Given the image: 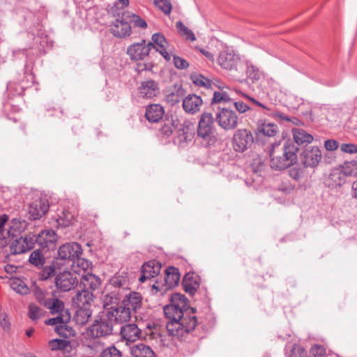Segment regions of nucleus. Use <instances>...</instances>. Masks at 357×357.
<instances>
[{
	"mask_svg": "<svg viewBox=\"0 0 357 357\" xmlns=\"http://www.w3.org/2000/svg\"><path fill=\"white\" fill-rule=\"evenodd\" d=\"M321 158V151L317 146L308 147L301 155V162L305 167H316Z\"/></svg>",
	"mask_w": 357,
	"mask_h": 357,
	"instance_id": "ddd939ff",
	"label": "nucleus"
},
{
	"mask_svg": "<svg viewBox=\"0 0 357 357\" xmlns=\"http://www.w3.org/2000/svg\"><path fill=\"white\" fill-rule=\"evenodd\" d=\"M142 296L138 292H130L122 301L121 303L128 307L131 312H137L142 306Z\"/></svg>",
	"mask_w": 357,
	"mask_h": 357,
	"instance_id": "393cba45",
	"label": "nucleus"
},
{
	"mask_svg": "<svg viewBox=\"0 0 357 357\" xmlns=\"http://www.w3.org/2000/svg\"><path fill=\"white\" fill-rule=\"evenodd\" d=\"M151 48H154V45L151 42L146 44L144 40H142L130 45L127 49V54L132 60H143L149 55Z\"/></svg>",
	"mask_w": 357,
	"mask_h": 357,
	"instance_id": "423d86ee",
	"label": "nucleus"
},
{
	"mask_svg": "<svg viewBox=\"0 0 357 357\" xmlns=\"http://www.w3.org/2000/svg\"><path fill=\"white\" fill-rule=\"evenodd\" d=\"M101 283L100 279L91 273L82 275L80 278L79 288L87 289L90 291L97 289Z\"/></svg>",
	"mask_w": 357,
	"mask_h": 357,
	"instance_id": "412c9836",
	"label": "nucleus"
},
{
	"mask_svg": "<svg viewBox=\"0 0 357 357\" xmlns=\"http://www.w3.org/2000/svg\"><path fill=\"white\" fill-rule=\"evenodd\" d=\"M113 327L114 324L109 319V317L104 314L88 328L87 335L94 338L106 337L112 333Z\"/></svg>",
	"mask_w": 357,
	"mask_h": 357,
	"instance_id": "7ed1b4c3",
	"label": "nucleus"
},
{
	"mask_svg": "<svg viewBox=\"0 0 357 357\" xmlns=\"http://www.w3.org/2000/svg\"><path fill=\"white\" fill-rule=\"evenodd\" d=\"M310 357H326V349L321 345L315 344L312 346L310 351Z\"/></svg>",
	"mask_w": 357,
	"mask_h": 357,
	"instance_id": "5fc2aeb1",
	"label": "nucleus"
},
{
	"mask_svg": "<svg viewBox=\"0 0 357 357\" xmlns=\"http://www.w3.org/2000/svg\"><path fill=\"white\" fill-rule=\"evenodd\" d=\"M133 22L135 26L141 28H146L147 26L146 21L139 17L138 15H133Z\"/></svg>",
	"mask_w": 357,
	"mask_h": 357,
	"instance_id": "774afa93",
	"label": "nucleus"
},
{
	"mask_svg": "<svg viewBox=\"0 0 357 357\" xmlns=\"http://www.w3.org/2000/svg\"><path fill=\"white\" fill-rule=\"evenodd\" d=\"M111 33L117 38L130 36L131 33L130 25L126 21L116 19L110 25Z\"/></svg>",
	"mask_w": 357,
	"mask_h": 357,
	"instance_id": "aec40b11",
	"label": "nucleus"
},
{
	"mask_svg": "<svg viewBox=\"0 0 357 357\" xmlns=\"http://www.w3.org/2000/svg\"><path fill=\"white\" fill-rule=\"evenodd\" d=\"M234 105L236 110L240 113H244L250 109V107L241 100L234 102Z\"/></svg>",
	"mask_w": 357,
	"mask_h": 357,
	"instance_id": "e2e57ef3",
	"label": "nucleus"
},
{
	"mask_svg": "<svg viewBox=\"0 0 357 357\" xmlns=\"http://www.w3.org/2000/svg\"><path fill=\"white\" fill-rule=\"evenodd\" d=\"M183 96V89L180 87L167 95V100L172 105H175L180 101L181 98Z\"/></svg>",
	"mask_w": 357,
	"mask_h": 357,
	"instance_id": "49530a36",
	"label": "nucleus"
},
{
	"mask_svg": "<svg viewBox=\"0 0 357 357\" xmlns=\"http://www.w3.org/2000/svg\"><path fill=\"white\" fill-rule=\"evenodd\" d=\"M198 276L193 273H187L183 279V286L185 292L194 294L199 287Z\"/></svg>",
	"mask_w": 357,
	"mask_h": 357,
	"instance_id": "bb28decb",
	"label": "nucleus"
},
{
	"mask_svg": "<svg viewBox=\"0 0 357 357\" xmlns=\"http://www.w3.org/2000/svg\"><path fill=\"white\" fill-rule=\"evenodd\" d=\"M176 27L178 29L179 33L184 36L186 40L190 41H195L196 40L194 33L187 26H185L182 22H177L176 23Z\"/></svg>",
	"mask_w": 357,
	"mask_h": 357,
	"instance_id": "ea45409f",
	"label": "nucleus"
},
{
	"mask_svg": "<svg viewBox=\"0 0 357 357\" xmlns=\"http://www.w3.org/2000/svg\"><path fill=\"white\" fill-rule=\"evenodd\" d=\"M176 130V140L178 143L181 144L191 141L195 134L194 124L190 121H184L183 123L180 121V125Z\"/></svg>",
	"mask_w": 357,
	"mask_h": 357,
	"instance_id": "4468645a",
	"label": "nucleus"
},
{
	"mask_svg": "<svg viewBox=\"0 0 357 357\" xmlns=\"http://www.w3.org/2000/svg\"><path fill=\"white\" fill-rule=\"evenodd\" d=\"M257 131L259 135L273 137L278 133L279 129L275 124L264 121L258 126Z\"/></svg>",
	"mask_w": 357,
	"mask_h": 357,
	"instance_id": "7c9ffc66",
	"label": "nucleus"
},
{
	"mask_svg": "<svg viewBox=\"0 0 357 357\" xmlns=\"http://www.w3.org/2000/svg\"><path fill=\"white\" fill-rule=\"evenodd\" d=\"M91 312L86 307H79L75 315L74 319L79 325H84L91 317Z\"/></svg>",
	"mask_w": 357,
	"mask_h": 357,
	"instance_id": "f704fd0d",
	"label": "nucleus"
},
{
	"mask_svg": "<svg viewBox=\"0 0 357 357\" xmlns=\"http://www.w3.org/2000/svg\"><path fill=\"white\" fill-rule=\"evenodd\" d=\"M93 300V294L87 289H81L73 298V303L77 307H84L89 305Z\"/></svg>",
	"mask_w": 357,
	"mask_h": 357,
	"instance_id": "b1692460",
	"label": "nucleus"
},
{
	"mask_svg": "<svg viewBox=\"0 0 357 357\" xmlns=\"http://www.w3.org/2000/svg\"><path fill=\"white\" fill-rule=\"evenodd\" d=\"M153 44L158 45L160 50L167 48V42L164 36L160 33H154L152 36Z\"/></svg>",
	"mask_w": 357,
	"mask_h": 357,
	"instance_id": "8fccbe9b",
	"label": "nucleus"
},
{
	"mask_svg": "<svg viewBox=\"0 0 357 357\" xmlns=\"http://www.w3.org/2000/svg\"><path fill=\"white\" fill-rule=\"evenodd\" d=\"M324 146L327 151H335L339 147V143L335 139H328L324 142Z\"/></svg>",
	"mask_w": 357,
	"mask_h": 357,
	"instance_id": "680f3d73",
	"label": "nucleus"
},
{
	"mask_svg": "<svg viewBox=\"0 0 357 357\" xmlns=\"http://www.w3.org/2000/svg\"><path fill=\"white\" fill-rule=\"evenodd\" d=\"M298 148L291 141H287L283 145L280 142L271 144L268 151L270 166L276 171L286 169L297 161Z\"/></svg>",
	"mask_w": 357,
	"mask_h": 357,
	"instance_id": "f03ea898",
	"label": "nucleus"
},
{
	"mask_svg": "<svg viewBox=\"0 0 357 357\" xmlns=\"http://www.w3.org/2000/svg\"><path fill=\"white\" fill-rule=\"evenodd\" d=\"M55 271L54 267L52 266H48L43 268V273H42V277L47 280L50 277H51Z\"/></svg>",
	"mask_w": 357,
	"mask_h": 357,
	"instance_id": "69168bd1",
	"label": "nucleus"
},
{
	"mask_svg": "<svg viewBox=\"0 0 357 357\" xmlns=\"http://www.w3.org/2000/svg\"><path fill=\"white\" fill-rule=\"evenodd\" d=\"M161 269V264L155 261L151 260L144 263L142 267L141 275L139 280L141 283L144 282L147 279L158 275Z\"/></svg>",
	"mask_w": 357,
	"mask_h": 357,
	"instance_id": "a211bd4d",
	"label": "nucleus"
},
{
	"mask_svg": "<svg viewBox=\"0 0 357 357\" xmlns=\"http://www.w3.org/2000/svg\"><path fill=\"white\" fill-rule=\"evenodd\" d=\"M289 357H306V351L299 346H294L291 350Z\"/></svg>",
	"mask_w": 357,
	"mask_h": 357,
	"instance_id": "4d7b16f0",
	"label": "nucleus"
},
{
	"mask_svg": "<svg viewBox=\"0 0 357 357\" xmlns=\"http://www.w3.org/2000/svg\"><path fill=\"white\" fill-rule=\"evenodd\" d=\"M77 282L78 279L68 271L59 273L55 280L56 287L63 291H68L73 289Z\"/></svg>",
	"mask_w": 357,
	"mask_h": 357,
	"instance_id": "2eb2a0df",
	"label": "nucleus"
},
{
	"mask_svg": "<svg viewBox=\"0 0 357 357\" xmlns=\"http://www.w3.org/2000/svg\"><path fill=\"white\" fill-rule=\"evenodd\" d=\"M203 104L200 96L195 94H189L183 100L184 111L190 114H194L200 110Z\"/></svg>",
	"mask_w": 357,
	"mask_h": 357,
	"instance_id": "6ab92c4d",
	"label": "nucleus"
},
{
	"mask_svg": "<svg viewBox=\"0 0 357 357\" xmlns=\"http://www.w3.org/2000/svg\"><path fill=\"white\" fill-rule=\"evenodd\" d=\"M340 148L344 153L350 154L357 153V145L354 144H342Z\"/></svg>",
	"mask_w": 357,
	"mask_h": 357,
	"instance_id": "13d9d810",
	"label": "nucleus"
},
{
	"mask_svg": "<svg viewBox=\"0 0 357 357\" xmlns=\"http://www.w3.org/2000/svg\"><path fill=\"white\" fill-rule=\"evenodd\" d=\"M0 325L4 331L9 330L10 325L9 321L7 319L6 314H0Z\"/></svg>",
	"mask_w": 357,
	"mask_h": 357,
	"instance_id": "338daca9",
	"label": "nucleus"
},
{
	"mask_svg": "<svg viewBox=\"0 0 357 357\" xmlns=\"http://www.w3.org/2000/svg\"><path fill=\"white\" fill-rule=\"evenodd\" d=\"M46 308L50 310L52 314H57V315H60L64 312H68V310L65 309L63 302L59 300L55 295L50 301Z\"/></svg>",
	"mask_w": 357,
	"mask_h": 357,
	"instance_id": "2f4dec72",
	"label": "nucleus"
},
{
	"mask_svg": "<svg viewBox=\"0 0 357 357\" xmlns=\"http://www.w3.org/2000/svg\"><path fill=\"white\" fill-rule=\"evenodd\" d=\"M55 331L61 336L68 338L75 335L74 330L67 326V323L61 324L55 327Z\"/></svg>",
	"mask_w": 357,
	"mask_h": 357,
	"instance_id": "37998d69",
	"label": "nucleus"
},
{
	"mask_svg": "<svg viewBox=\"0 0 357 357\" xmlns=\"http://www.w3.org/2000/svg\"><path fill=\"white\" fill-rule=\"evenodd\" d=\"M49 202L45 197H38L32 201L29 206L28 213L31 220H39L49 210Z\"/></svg>",
	"mask_w": 357,
	"mask_h": 357,
	"instance_id": "1a4fd4ad",
	"label": "nucleus"
},
{
	"mask_svg": "<svg viewBox=\"0 0 357 357\" xmlns=\"http://www.w3.org/2000/svg\"><path fill=\"white\" fill-rule=\"evenodd\" d=\"M214 130V118L211 112H204L200 116L197 135L204 139H207L212 135Z\"/></svg>",
	"mask_w": 357,
	"mask_h": 357,
	"instance_id": "6e6552de",
	"label": "nucleus"
},
{
	"mask_svg": "<svg viewBox=\"0 0 357 357\" xmlns=\"http://www.w3.org/2000/svg\"><path fill=\"white\" fill-rule=\"evenodd\" d=\"M253 143L252 133L246 129L237 130L233 136V148L237 152H243Z\"/></svg>",
	"mask_w": 357,
	"mask_h": 357,
	"instance_id": "39448f33",
	"label": "nucleus"
},
{
	"mask_svg": "<svg viewBox=\"0 0 357 357\" xmlns=\"http://www.w3.org/2000/svg\"><path fill=\"white\" fill-rule=\"evenodd\" d=\"M141 331L135 324H128L121 328L122 337L127 342H135L139 339Z\"/></svg>",
	"mask_w": 357,
	"mask_h": 357,
	"instance_id": "5701e85b",
	"label": "nucleus"
},
{
	"mask_svg": "<svg viewBox=\"0 0 357 357\" xmlns=\"http://www.w3.org/2000/svg\"><path fill=\"white\" fill-rule=\"evenodd\" d=\"M68 344V342L64 340L54 339L49 342V347L53 351L64 349Z\"/></svg>",
	"mask_w": 357,
	"mask_h": 357,
	"instance_id": "603ef678",
	"label": "nucleus"
},
{
	"mask_svg": "<svg viewBox=\"0 0 357 357\" xmlns=\"http://www.w3.org/2000/svg\"><path fill=\"white\" fill-rule=\"evenodd\" d=\"M246 74L248 77L252 81H257L262 77V73L259 69L250 63H247Z\"/></svg>",
	"mask_w": 357,
	"mask_h": 357,
	"instance_id": "79ce46f5",
	"label": "nucleus"
},
{
	"mask_svg": "<svg viewBox=\"0 0 357 357\" xmlns=\"http://www.w3.org/2000/svg\"><path fill=\"white\" fill-rule=\"evenodd\" d=\"M35 296L36 300L44 307L49 305L50 301L54 296L52 292L44 291L41 289H38L35 291Z\"/></svg>",
	"mask_w": 357,
	"mask_h": 357,
	"instance_id": "c9c22d12",
	"label": "nucleus"
},
{
	"mask_svg": "<svg viewBox=\"0 0 357 357\" xmlns=\"http://www.w3.org/2000/svg\"><path fill=\"white\" fill-rule=\"evenodd\" d=\"M45 314V311L40 308L34 303H31L29 306V318L36 321L39 319L41 317H43Z\"/></svg>",
	"mask_w": 357,
	"mask_h": 357,
	"instance_id": "c03bdc74",
	"label": "nucleus"
},
{
	"mask_svg": "<svg viewBox=\"0 0 357 357\" xmlns=\"http://www.w3.org/2000/svg\"><path fill=\"white\" fill-rule=\"evenodd\" d=\"M346 175L340 169H335L331 171L327 180L326 185L332 189L342 186L346 182Z\"/></svg>",
	"mask_w": 357,
	"mask_h": 357,
	"instance_id": "4be33fe9",
	"label": "nucleus"
},
{
	"mask_svg": "<svg viewBox=\"0 0 357 357\" xmlns=\"http://www.w3.org/2000/svg\"><path fill=\"white\" fill-rule=\"evenodd\" d=\"M10 287L20 294H26L29 290L24 282L18 278H13L10 280Z\"/></svg>",
	"mask_w": 357,
	"mask_h": 357,
	"instance_id": "a19ab883",
	"label": "nucleus"
},
{
	"mask_svg": "<svg viewBox=\"0 0 357 357\" xmlns=\"http://www.w3.org/2000/svg\"><path fill=\"white\" fill-rule=\"evenodd\" d=\"M99 357H122V354L116 347L109 346L101 351Z\"/></svg>",
	"mask_w": 357,
	"mask_h": 357,
	"instance_id": "a18cd8bd",
	"label": "nucleus"
},
{
	"mask_svg": "<svg viewBox=\"0 0 357 357\" xmlns=\"http://www.w3.org/2000/svg\"><path fill=\"white\" fill-rule=\"evenodd\" d=\"M215 121L225 130L235 129L238 126V116L233 110L222 108L216 114Z\"/></svg>",
	"mask_w": 357,
	"mask_h": 357,
	"instance_id": "20e7f679",
	"label": "nucleus"
},
{
	"mask_svg": "<svg viewBox=\"0 0 357 357\" xmlns=\"http://www.w3.org/2000/svg\"><path fill=\"white\" fill-rule=\"evenodd\" d=\"M187 299L179 293L172 294L170 304L163 307L165 317L169 319L167 330L172 337H183L193 331L197 324L193 308H188Z\"/></svg>",
	"mask_w": 357,
	"mask_h": 357,
	"instance_id": "f257e3e1",
	"label": "nucleus"
},
{
	"mask_svg": "<svg viewBox=\"0 0 357 357\" xmlns=\"http://www.w3.org/2000/svg\"><path fill=\"white\" fill-rule=\"evenodd\" d=\"M340 169L346 176H357V162L356 160L344 162Z\"/></svg>",
	"mask_w": 357,
	"mask_h": 357,
	"instance_id": "4c0bfd02",
	"label": "nucleus"
},
{
	"mask_svg": "<svg viewBox=\"0 0 357 357\" xmlns=\"http://www.w3.org/2000/svg\"><path fill=\"white\" fill-rule=\"evenodd\" d=\"M56 241V234L52 229H45L41 231L37 235L34 234L33 244L36 243L43 248L50 249L54 246Z\"/></svg>",
	"mask_w": 357,
	"mask_h": 357,
	"instance_id": "dca6fc26",
	"label": "nucleus"
},
{
	"mask_svg": "<svg viewBox=\"0 0 357 357\" xmlns=\"http://www.w3.org/2000/svg\"><path fill=\"white\" fill-rule=\"evenodd\" d=\"M292 132L294 141L298 145L309 144L313 140V137L303 129L294 128Z\"/></svg>",
	"mask_w": 357,
	"mask_h": 357,
	"instance_id": "c756f323",
	"label": "nucleus"
},
{
	"mask_svg": "<svg viewBox=\"0 0 357 357\" xmlns=\"http://www.w3.org/2000/svg\"><path fill=\"white\" fill-rule=\"evenodd\" d=\"M8 220V217L7 215L4 214L0 216V240L8 238L11 232V231H7V229H4Z\"/></svg>",
	"mask_w": 357,
	"mask_h": 357,
	"instance_id": "09e8293b",
	"label": "nucleus"
},
{
	"mask_svg": "<svg viewBox=\"0 0 357 357\" xmlns=\"http://www.w3.org/2000/svg\"><path fill=\"white\" fill-rule=\"evenodd\" d=\"M23 229L22 222L17 218H13L9 223V229L7 231H11L9 234L10 236H14L15 232L20 231Z\"/></svg>",
	"mask_w": 357,
	"mask_h": 357,
	"instance_id": "3c124183",
	"label": "nucleus"
},
{
	"mask_svg": "<svg viewBox=\"0 0 357 357\" xmlns=\"http://www.w3.org/2000/svg\"><path fill=\"white\" fill-rule=\"evenodd\" d=\"M192 80L195 84L206 89L209 88L211 85V81L202 75H192Z\"/></svg>",
	"mask_w": 357,
	"mask_h": 357,
	"instance_id": "de8ad7c7",
	"label": "nucleus"
},
{
	"mask_svg": "<svg viewBox=\"0 0 357 357\" xmlns=\"http://www.w3.org/2000/svg\"><path fill=\"white\" fill-rule=\"evenodd\" d=\"M130 354L132 357H155V354L151 348L142 343L132 347Z\"/></svg>",
	"mask_w": 357,
	"mask_h": 357,
	"instance_id": "c85d7f7f",
	"label": "nucleus"
},
{
	"mask_svg": "<svg viewBox=\"0 0 357 357\" xmlns=\"http://www.w3.org/2000/svg\"><path fill=\"white\" fill-rule=\"evenodd\" d=\"M164 113V109L160 105H150L146 107L145 117L149 122L156 123L162 119Z\"/></svg>",
	"mask_w": 357,
	"mask_h": 357,
	"instance_id": "a878e982",
	"label": "nucleus"
},
{
	"mask_svg": "<svg viewBox=\"0 0 357 357\" xmlns=\"http://www.w3.org/2000/svg\"><path fill=\"white\" fill-rule=\"evenodd\" d=\"M29 261L36 267H42L45 264V258L40 250H36L30 255Z\"/></svg>",
	"mask_w": 357,
	"mask_h": 357,
	"instance_id": "58836bf2",
	"label": "nucleus"
},
{
	"mask_svg": "<svg viewBox=\"0 0 357 357\" xmlns=\"http://www.w3.org/2000/svg\"><path fill=\"white\" fill-rule=\"evenodd\" d=\"M105 314L109 317L114 325L126 322L131 317L130 308L122 303L116 307H109Z\"/></svg>",
	"mask_w": 357,
	"mask_h": 357,
	"instance_id": "0eeeda50",
	"label": "nucleus"
},
{
	"mask_svg": "<svg viewBox=\"0 0 357 357\" xmlns=\"http://www.w3.org/2000/svg\"><path fill=\"white\" fill-rule=\"evenodd\" d=\"M219 64L228 70L238 71V67L241 64L240 57L232 51H222L218 57Z\"/></svg>",
	"mask_w": 357,
	"mask_h": 357,
	"instance_id": "9d476101",
	"label": "nucleus"
},
{
	"mask_svg": "<svg viewBox=\"0 0 357 357\" xmlns=\"http://www.w3.org/2000/svg\"><path fill=\"white\" fill-rule=\"evenodd\" d=\"M266 114L269 115L275 119H280L282 121H290V119L287 116H286L282 112H280L278 111L272 112L271 113H266Z\"/></svg>",
	"mask_w": 357,
	"mask_h": 357,
	"instance_id": "0e129e2a",
	"label": "nucleus"
},
{
	"mask_svg": "<svg viewBox=\"0 0 357 357\" xmlns=\"http://www.w3.org/2000/svg\"><path fill=\"white\" fill-rule=\"evenodd\" d=\"M180 125V120L176 117L174 119H167L160 128V132L162 135L169 137L173 133L174 129L178 128Z\"/></svg>",
	"mask_w": 357,
	"mask_h": 357,
	"instance_id": "72a5a7b5",
	"label": "nucleus"
},
{
	"mask_svg": "<svg viewBox=\"0 0 357 357\" xmlns=\"http://www.w3.org/2000/svg\"><path fill=\"white\" fill-rule=\"evenodd\" d=\"M174 63L175 67L178 69H185L188 67V63L183 58L174 56Z\"/></svg>",
	"mask_w": 357,
	"mask_h": 357,
	"instance_id": "bf43d9fd",
	"label": "nucleus"
},
{
	"mask_svg": "<svg viewBox=\"0 0 357 357\" xmlns=\"http://www.w3.org/2000/svg\"><path fill=\"white\" fill-rule=\"evenodd\" d=\"M180 274L178 268L169 266L165 270V282L167 288H172L178 284Z\"/></svg>",
	"mask_w": 357,
	"mask_h": 357,
	"instance_id": "cd10ccee",
	"label": "nucleus"
},
{
	"mask_svg": "<svg viewBox=\"0 0 357 357\" xmlns=\"http://www.w3.org/2000/svg\"><path fill=\"white\" fill-rule=\"evenodd\" d=\"M34 234H29L15 239L10 246L13 255L24 253L33 248Z\"/></svg>",
	"mask_w": 357,
	"mask_h": 357,
	"instance_id": "9b49d317",
	"label": "nucleus"
},
{
	"mask_svg": "<svg viewBox=\"0 0 357 357\" xmlns=\"http://www.w3.org/2000/svg\"><path fill=\"white\" fill-rule=\"evenodd\" d=\"M154 3L164 13L169 14L172 10V4L168 0H154Z\"/></svg>",
	"mask_w": 357,
	"mask_h": 357,
	"instance_id": "6e6d98bb",
	"label": "nucleus"
},
{
	"mask_svg": "<svg viewBox=\"0 0 357 357\" xmlns=\"http://www.w3.org/2000/svg\"><path fill=\"white\" fill-rule=\"evenodd\" d=\"M70 320V314L69 312H64L60 315H57L56 317L50 318L45 320V323L47 325L56 326L61 324L68 323Z\"/></svg>",
	"mask_w": 357,
	"mask_h": 357,
	"instance_id": "e433bc0d",
	"label": "nucleus"
},
{
	"mask_svg": "<svg viewBox=\"0 0 357 357\" xmlns=\"http://www.w3.org/2000/svg\"><path fill=\"white\" fill-rule=\"evenodd\" d=\"M230 101L229 96L222 91H215L213 93V98L212 103H224Z\"/></svg>",
	"mask_w": 357,
	"mask_h": 357,
	"instance_id": "864d4df0",
	"label": "nucleus"
},
{
	"mask_svg": "<svg viewBox=\"0 0 357 357\" xmlns=\"http://www.w3.org/2000/svg\"><path fill=\"white\" fill-rule=\"evenodd\" d=\"M91 266V263L89 260L82 258L79 256L76 257L73 261L72 270L78 275H80L82 271L84 273L86 272L90 268Z\"/></svg>",
	"mask_w": 357,
	"mask_h": 357,
	"instance_id": "473e14b6",
	"label": "nucleus"
},
{
	"mask_svg": "<svg viewBox=\"0 0 357 357\" xmlns=\"http://www.w3.org/2000/svg\"><path fill=\"white\" fill-rule=\"evenodd\" d=\"M289 176L296 181H299L303 176V171L301 169L294 167L290 169Z\"/></svg>",
	"mask_w": 357,
	"mask_h": 357,
	"instance_id": "052dcab7",
	"label": "nucleus"
},
{
	"mask_svg": "<svg viewBox=\"0 0 357 357\" xmlns=\"http://www.w3.org/2000/svg\"><path fill=\"white\" fill-rule=\"evenodd\" d=\"M138 93L143 98H152L160 93L158 84L153 79H146L141 82Z\"/></svg>",
	"mask_w": 357,
	"mask_h": 357,
	"instance_id": "f3484780",
	"label": "nucleus"
},
{
	"mask_svg": "<svg viewBox=\"0 0 357 357\" xmlns=\"http://www.w3.org/2000/svg\"><path fill=\"white\" fill-rule=\"evenodd\" d=\"M82 249L77 243H68L59 247L58 255L61 259L73 261L76 257L81 256Z\"/></svg>",
	"mask_w": 357,
	"mask_h": 357,
	"instance_id": "f8f14e48",
	"label": "nucleus"
}]
</instances>
